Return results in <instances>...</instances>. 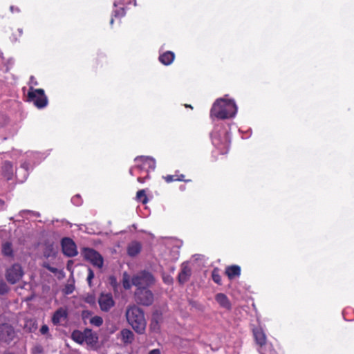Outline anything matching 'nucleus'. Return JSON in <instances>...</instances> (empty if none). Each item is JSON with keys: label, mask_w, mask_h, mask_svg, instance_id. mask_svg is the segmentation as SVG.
I'll return each instance as SVG.
<instances>
[{"label": "nucleus", "mask_w": 354, "mask_h": 354, "mask_svg": "<svg viewBox=\"0 0 354 354\" xmlns=\"http://www.w3.org/2000/svg\"><path fill=\"white\" fill-rule=\"evenodd\" d=\"M98 304L102 311L109 312L114 306L115 301L111 293H101L98 298Z\"/></svg>", "instance_id": "nucleus-11"}, {"label": "nucleus", "mask_w": 354, "mask_h": 354, "mask_svg": "<svg viewBox=\"0 0 354 354\" xmlns=\"http://www.w3.org/2000/svg\"><path fill=\"white\" fill-rule=\"evenodd\" d=\"M98 335L90 328L84 329V342L92 349H96L98 342Z\"/></svg>", "instance_id": "nucleus-13"}, {"label": "nucleus", "mask_w": 354, "mask_h": 354, "mask_svg": "<svg viewBox=\"0 0 354 354\" xmlns=\"http://www.w3.org/2000/svg\"><path fill=\"white\" fill-rule=\"evenodd\" d=\"M132 284L136 287L149 288L155 282V278L151 272L147 270L138 272L131 277Z\"/></svg>", "instance_id": "nucleus-5"}, {"label": "nucleus", "mask_w": 354, "mask_h": 354, "mask_svg": "<svg viewBox=\"0 0 354 354\" xmlns=\"http://www.w3.org/2000/svg\"><path fill=\"white\" fill-rule=\"evenodd\" d=\"M84 259L89 261L93 266L102 268L104 264L102 256L95 250L90 248H84L82 250Z\"/></svg>", "instance_id": "nucleus-6"}, {"label": "nucleus", "mask_w": 354, "mask_h": 354, "mask_svg": "<svg viewBox=\"0 0 354 354\" xmlns=\"http://www.w3.org/2000/svg\"><path fill=\"white\" fill-rule=\"evenodd\" d=\"M162 322V315L156 310L153 313L150 321L149 330V332L154 334H158L160 332V324Z\"/></svg>", "instance_id": "nucleus-12"}, {"label": "nucleus", "mask_w": 354, "mask_h": 354, "mask_svg": "<svg viewBox=\"0 0 354 354\" xmlns=\"http://www.w3.org/2000/svg\"><path fill=\"white\" fill-rule=\"evenodd\" d=\"M75 290V285H74V281H73V283H67L64 290L63 292L65 295H71L73 292Z\"/></svg>", "instance_id": "nucleus-34"}, {"label": "nucleus", "mask_w": 354, "mask_h": 354, "mask_svg": "<svg viewBox=\"0 0 354 354\" xmlns=\"http://www.w3.org/2000/svg\"><path fill=\"white\" fill-rule=\"evenodd\" d=\"M63 254L68 257H75L78 252L75 242L68 237H64L61 241Z\"/></svg>", "instance_id": "nucleus-10"}, {"label": "nucleus", "mask_w": 354, "mask_h": 354, "mask_svg": "<svg viewBox=\"0 0 354 354\" xmlns=\"http://www.w3.org/2000/svg\"><path fill=\"white\" fill-rule=\"evenodd\" d=\"M115 8V9L113 11V17L116 19H120L125 15L127 7L124 6H118V7Z\"/></svg>", "instance_id": "nucleus-26"}, {"label": "nucleus", "mask_w": 354, "mask_h": 354, "mask_svg": "<svg viewBox=\"0 0 354 354\" xmlns=\"http://www.w3.org/2000/svg\"><path fill=\"white\" fill-rule=\"evenodd\" d=\"M94 277H95L94 272L93 271V270L91 268H88L86 281H87V283H88V285L89 287H92V286H93L92 280L93 279Z\"/></svg>", "instance_id": "nucleus-35"}, {"label": "nucleus", "mask_w": 354, "mask_h": 354, "mask_svg": "<svg viewBox=\"0 0 354 354\" xmlns=\"http://www.w3.org/2000/svg\"><path fill=\"white\" fill-rule=\"evenodd\" d=\"M149 173H147V174H146V176H145V177H141V176H140V177H138V178H137V180H138L140 183H144L145 182V180H146L147 178H149Z\"/></svg>", "instance_id": "nucleus-39"}, {"label": "nucleus", "mask_w": 354, "mask_h": 354, "mask_svg": "<svg viewBox=\"0 0 354 354\" xmlns=\"http://www.w3.org/2000/svg\"><path fill=\"white\" fill-rule=\"evenodd\" d=\"M136 200L141 202L142 204H147L148 202V198L146 194L145 189H140L136 193Z\"/></svg>", "instance_id": "nucleus-28"}, {"label": "nucleus", "mask_w": 354, "mask_h": 354, "mask_svg": "<svg viewBox=\"0 0 354 354\" xmlns=\"http://www.w3.org/2000/svg\"><path fill=\"white\" fill-rule=\"evenodd\" d=\"M259 351L261 354H277V351L270 344H266L263 346H261L259 348Z\"/></svg>", "instance_id": "nucleus-27"}, {"label": "nucleus", "mask_w": 354, "mask_h": 354, "mask_svg": "<svg viewBox=\"0 0 354 354\" xmlns=\"http://www.w3.org/2000/svg\"><path fill=\"white\" fill-rule=\"evenodd\" d=\"M175 54L171 51H166L159 56V61L164 65H170L174 60Z\"/></svg>", "instance_id": "nucleus-19"}, {"label": "nucleus", "mask_w": 354, "mask_h": 354, "mask_svg": "<svg viewBox=\"0 0 354 354\" xmlns=\"http://www.w3.org/2000/svg\"><path fill=\"white\" fill-rule=\"evenodd\" d=\"M241 267L238 265H231L227 266L225 270V274L227 275L230 280L234 278L239 277L241 275Z\"/></svg>", "instance_id": "nucleus-17"}, {"label": "nucleus", "mask_w": 354, "mask_h": 354, "mask_svg": "<svg viewBox=\"0 0 354 354\" xmlns=\"http://www.w3.org/2000/svg\"><path fill=\"white\" fill-rule=\"evenodd\" d=\"M23 275L24 272L21 266L16 263L7 270L6 277L9 283L15 284L21 279Z\"/></svg>", "instance_id": "nucleus-9"}, {"label": "nucleus", "mask_w": 354, "mask_h": 354, "mask_svg": "<svg viewBox=\"0 0 354 354\" xmlns=\"http://www.w3.org/2000/svg\"><path fill=\"white\" fill-rule=\"evenodd\" d=\"M68 317V311L64 308H58L53 315L52 322L55 326L60 324L62 319H66Z\"/></svg>", "instance_id": "nucleus-15"}, {"label": "nucleus", "mask_w": 354, "mask_h": 354, "mask_svg": "<svg viewBox=\"0 0 354 354\" xmlns=\"http://www.w3.org/2000/svg\"><path fill=\"white\" fill-rule=\"evenodd\" d=\"M27 98L28 102H32L38 109H43L48 104V98L42 88L30 87Z\"/></svg>", "instance_id": "nucleus-3"}, {"label": "nucleus", "mask_w": 354, "mask_h": 354, "mask_svg": "<svg viewBox=\"0 0 354 354\" xmlns=\"http://www.w3.org/2000/svg\"><path fill=\"white\" fill-rule=\"evenodd\" d=\"M2 254L4 256L12 257H13V250L12 243L6 242L2 245Z\"/></svg>", "instance_id": "nucleus-25"}, {"label": "nucleus", "mask_w": 354, "mask_h": 354, "mask_svg": "<svg viewBox=\"0 0 354 354\" xmlns=\"http://www.w3.org/2000/svg\"><path fill=\"white\" fill-rule=\"evenodd\" d=\"M113 21H114V19L112 17L110 20V24L112 25L113 24Z\"/></svg>", "instance_id": "nucleus-44"}, {"label": "nucleus", "mask_w": 354, "mask_h": 354, "mask_svg": "<svg viewBox=\"0 0 354 354\" xmlns=\"http://www.w3.org/2000/svg\"><path fill=\"white\" fill-rule=\"evenodd\" d=\"M120 335L122 342L125 344H131L134 340V334L130 329H122Z\"/></svg>", "instance_id": "nucleus-21"}, {"label": "nucleus", "mask_w": 354, "mask_h": 354, "mask_svg": "<svg viewBox=\"0 0 354 354\" xmlns=\"http://www.w3.org/2000/svg\"><path fill=\"white\" fill-rule=\"evenodd\" d=\"M252 333L255 342L259 346V348L267 344L266 334L261 328H254L252 330Z\"/></svg>", "instance_id": "nucleus-14"}, {"label": "nucleus", "mask_w": 354, "mask_h": 354, "mask_svg": "<svg viewBox=\"0 0 354 354\" xmlns=\"http://www.w3.org/2000/svg\"><path fill=\"white\" fill-rule=\"evenodd\" d=\"M43 266L53 273H56L57 272V269L56 268L51 267L48 263H44Z\"/></svg>", "instance_id": "nucleus-37"}, {"label": "nucleus", "mask_w": 354, "mask_h": 354, "mask_svg": "<svg viewBox=\"0 0 354 354\" xmlns=\"http://www.w3.org/2000/svg\"><path fill=\"white\" fill-rule=\"evenodd\" d=\"M18 30H19V33H20V34H22V30L19 29Z\"/></svg>", "instance_id": "nucleus-47"}, {"label": "nucleus", "mask_w": 354, "mask_h": 354, "mask_svg": "<svg viewBox=\"0 0 354 354\" xmlns=\"http://www.w3.org/2000/svg\"><path fill=\"white\" fill-rule=\"evenodd\" d=\"M21 169L24 170V172L27 173L28 171V167H27V165H26L25 164H23L21 166Z\"/></svg>", "instance_id": "nucleus-42"}, {"label": "nucleus", "mask_w": 354, "mask_h": 354, "mask_svg": "<svg viewBox=\"0 0 354 354\" xmlns=\"http://www.w3.org/2000/svg\"><path fill=\"white\" fill-rule=\"evenodd\" d=\"M73 263V261L72 260H69L67 262L66 268L68 270H70V271L71 270Z\"/></svg>", "instance_id": "nucleus-41"}, {"label": "nucleus", "mask_w": 354, "mask_h": 354, "mask_svg": "<svg viewBox=\"0 0 354 354\" xmlns=\"http://www.w3.org/2000/svg\"><path fill=\"white\" fill-rule=\"evenodd\" d=\"M148 354H161L160 349L155 348L149 352Z\"/></svg>", "instance_id": "nucleus-40"}, {"label": "nucleus", "mask_w": 354, "mask_h": 354, "mask_svg": "<svg viewBox=\"0 0 354 354\" xmlns=\"http://www.w3.org/2000/svg\"><path fill=\"white\" fill-rule=\"evenodd\" d=\"M9 291V288L3 280L0 281V295H3Z\"/></svg>", "instance_id": "nucleus-36"}, {"label": "nucleus", "mask_w": 354, "mask_h": 354, "mask_svg": "<svg viewBox=\"0 0 354 354\" xmlns=\"http://www.w3.org/2000/svg\"><path fill=\"white\" fill-rule=\"evenodd\" d=\"M185 107H189V108H190L192 109H193V107L191 105H189V104H185Z\"/></svg>", "instance_id": "nucleus-43"}, {"label": "nucleus", "mask_w": 354, "mask_h": 354, "mask_svg": "<svg viewBox=\"0 0 354 354\" xmlns=\"http://www.w3.org/2000/svg\"><path fill=\"white\" fill-rule=\"evenodd\" d=\"M217 138H213V143L218 147V148L221 151V153H226L228 151L230 145V141L228 140V138L225 136L224 138V142L221 145L217 142Z\"/></svg>", "instance_id": "nucleus-23"}, {"label": "nucleus", "mask_w": 354, "mask_h": 354, "mask_svg": "<svg viewBox=\"0 0 354 354\" xmlns=\"http://www.w3.org/2000/svg\"><path fill=\"white\" fill-rule=\"evenodd\" d=\"M6 165H9V166H10V167H12V165H11L10 162H6Z\"/></svg>", "instance_id": "nucleus-45"}, {"label": "nucleus", "mask_w": 354, "mask_h": 354, "mask_svg": "<svg viewBox=\"0 0 354 354\" xmlns=\"http://www.w3.org/2000/svg\"><path fill=\"white\" fill-rule=\"evenodd\" d=\"M162 178L167 183H170L174 181H183L185 183L192 181L190 179H185V176L183 174H180L178 170L175 171L174 174L162 176Z\"/></svg>", "instance_id": "nucleus-18"}, {"label": "nucleus", "mask_w": 354, "mask_h": 354, "mask_svg": "<svg viewBox=\"0 0 354 354\" xmlns=\"http://www.w3.org/2000/svg\"><path fill=\"white\" fill-rule=\"evenodd\" d=\"M191 276V270L187 266H183L178 274V279L180 283L183 284L187 282Z\"/></svg>", "instance_id": "nucleus-22"}, {"label": "nucleus", "mask_w": 354, "mask_h": 354, "mask_svg": "<svg viewBox=\"0 0 354 354\" xmlns=\"http://www.w3.org/2000/svg\"><path fill=\"white\" fill-rule=\"evenodd\" d=\"M134 160L136 162L135 168L140 171H145L149 173V170L155 169V161L153 158L147 156H138Z\"/></svg>", "instance_id": "nucleus-8"}, {"label": "nucleus", "mask_w": 354, "mask_h": 354, "mask_svg": "<svg viewBox=\"0 0 354 354\" xmlns=\"http://www.w3.org/2000/svg\"><path fill=\"white\" fill-rule=\"evenodd\" d=\"M133 297L138 304L145 306H151L154 301L153 292L147 287L136 288Z\"/></svg>", "instance_id": "nucleus-4"}, {"label": "nucleus", "mask_w": 354, "mask_h": 354, "mask_svg": "<svg viewBox=\"0 0 354 354\" xmlns=\"http://www.w3.org/2000/svg\"><path fill=\"white\" fill-rule=\"evenodd\" d=\"M132 286H133V285L132 284L131 279H130V277L127 273H124L123 274V278H122L123 288L125 290H129Z\"/></svg>", "instance_id": "nucleus-30"}, {"label": "nucleus", "mask_w": 354, "mask_h": 354, "mask_svg": "<svg viewBox=\"0 0 354 354\" xmlns=\"http://www.w3.org/2000/svg\"><path fill=\"white\" fill-rule=\"evenodd\" d=\"M90 323L95 326H100L103 324V319L100 316H94L91 318Z\"/></svg>", "instance_id": "nucleus-32"}, {"label": "nucleus", "mask_w": 354, "mask_h": 354, "mask_svg": "<svg viewBox=\"0 0 354 354\" xmlns=\"http://www.w3.org/2000/svg\"><path fill=\"white\" fill-rule=\"evenodd\" d=\"M48 332H49V328L47 325L44 324V325L41 326V327L40 328V333L42 335H48Z\"/></svg>", "instance_id": "nucleus-38"}, {"label": "nucleus", "mask_w": 354, "mask_h": 354, "mask_svg": "<svg viewBox=\"0 0 354 354\" xmlns=\"http://www.w3.org/2000/svg\"><path fill=\"white\" fill-rule=\"evenodd\" d=\"M237 111V107L232 100L220 98L213 104L210 110V117L218 120L233 118Z\"/></svg>", "instance_id": "nucleus-1"}, {"label": "nucleus", "mask_w": 354, "mask_h": 354, "mask_svg": "<svg viewBox=\"0 0 354 354\" xmlns=\"http://www.w3.org/2000/svg\"><path fill=\"white\" fill-rule=\"evenodd\" d=\"M215 300L221 308L227 310H232V304L227 295L224 293H217L215 295Z\"/></svg>", "instance_id": "nucleus-16"}, {"label": "nucleus", "mask_w": 354, "mask_h": 354, "mask_svg": "<svg viewBox=\"0 0 354 354\" xmlns=\"http://www.w3.org/2000/svg\"><path fill=\"white\" fill-rule=\"evenodd\" d=\"M125 316L128 324L137 333H145L147 322L142 308L135 304L129 305L126 309Z\"/></svg>", "instance_id": "nucleus-2"}, {"label": "nucleus", "mask_w": 354, "mask_h": 354, "mask_svg": "<svg viewBox=\"0 0 354 354\" xmlns=\"http://www.w3.org/2000/svg\"><path fill=\"white\" fill-rule=\"evenodd\" d=\"M17 333L15 328L8 323L0 324V342L10 344L16 337Z\"/></svg>", "instance_id": "nucleus-7"}, {"label": "nucleus", "mask_w": 354, "mask_h": 354, "mask_svg": "<svg viewBox=\"0 0 354 354\" xmlns=\"http://www.w3.org/2000/svg\"><path fill=\"white\" fill-rule=\"evenodd\" d=\"M113 5L114 7H118V6H124L125 7L129 5L136 6V0H116Z\"/></svg>", "instance_id": "nucleus-29"}, {"label": "nucleus", "mask_w": 354, "mask_h": 354, "mask_svg": "<svg viewBox=\"0 0 354 354\" xmlns=\"http://www.w3.org/2000/svg\"><path fill=\"white\" fill-rule=\"evenodd\" d=\"M44 352V347L42 346V345H41L39 344H36L31 348L32 354H43Z\"/></svg>", "instance_id": "nucleus-33"}, {"label": "nucleus", "mask_w": 354, "mask_h": 354, "mask_svg": "<svg viewBox=\"0 0 354 354\" xmlns=\"http://www.w3.org/2000/svg\"><path fill=\"white\" fill-rule=\"evenodd\" d=\"M142 245L138 241L131 242L127 248V254L130 257H136L141 251Z\"/></svg>", "instance_id": "nucleus-20"}, {"label": "nucleus", "mask_w": 354, "mask_h": 354, "mask_svg": "<svg viewBox=\"0 0 354 354\" xmlns=\"http://www.w3.org/2000/svg\"><path fill=\"white\" fill-rule=\"evenodd\" d=\"M44 255H45L46 257H48L50 256V255H49V254H46V252L44 253Z\"/></svg>", "instance_id": "nucleus-46"}, {"label": "nucleus", "mask_w": 354, "mask_h": 354, "mask_svg": "<svg viewBox=\"0 0 354 354\" xmlns=\"http://www.w3.org/2000/svg\"><path fill=\"white\" fill-rule=\"evenodd\" d=\"M212 280L218 285H221V276L219 274L218 268H214L212 272Z\"/></svg>", "instance_id": "nucleus-31"}, {"label": "nucleus", "mask_w": 354, "mask_h": 354, "mask_svg": "<svg viewBox=\"0 0 354 354\" xmlns=\"http://www.w3.org/2000/svg\"><path fill=\"white\" fill-rule=\"evenodd\" d=\"M71 339L76 343L82 344L84 342V330H74L71 333Z\"/></svg>", "instance_id": "nucleus-24"}]
</instances>
